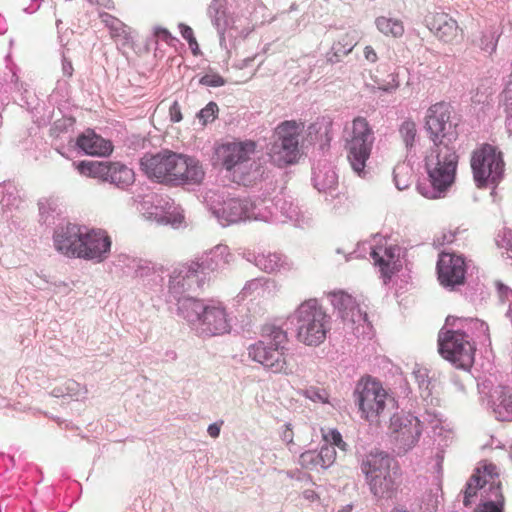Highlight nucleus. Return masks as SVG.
<instances>
[{
  "instance_id": "obj_1",
  "label": "nucleus",
  "mask_w": 512,
  "mask_h": 512,
  "mask_svg": "<svg viewBox=\"0 0 512 512\" xmlns=\"http://www.w3.org/2000/svg\"><path fill=\"white\" fill-rule=\"evenodd\" d=\"M140 166L148 178L159 183L199 184L204 178V171L198 160L169 150L144 155Z\"/></svg>"
},
{
  "instance_id": "obj_2",
  "label": "nucleus",
  "mask_w": 512,
  "mask_h": 512,
  "mask_svg": "<svg viewBox=\"0 0 512 512\" xmlns=\"http://www.w3.org/2000/svg\"><path fill=\"white\" fill-rule=\"evenodd\" d=\"M480 491L481 502L474 512H505L506 498L500 479V470L488 460L480 461L468 478L461 491L463 505L472 506Z\"/></svg>"
},
{
  "instance_id": "obj_3",
  "label": "nucleus",
  "mask_w": 512,
  "mask_h": 512,
  "mask_svg": "<svg viewBox=\"0 0 512 512\" xmlns=\"http://www.w3.org/2000/svg\"><path fill=\"white\" fill-rule=\"evenodd\" d=\"M261 336V340L248 347L249 358L272 373L293 374L287 333L274 325H266L262 328Z\"/></svg>"
},
{
  "instance_id": "obj_4",
  "label": "nucleus",
  "mask_w": 512,
  "mask_h": 512,
  "mask_svg": "<svg viewBox=\"0 0 512 512\" xmlns=\"http://www.w3.org/2000/svg\"><path fill=\"white\" fill-rule=\"evenodd\" d=\"M361 471L375 498L389 500L397 495L401 484L400 468L388 454L369 453L362 460Z\"/></svg>"
},
{
  "instance_id": "obj_5",
  "label": "nucleus",
  "mask_w": 512,
  "mask_h": 512,
  "mask_svg": "<svg viewBox=\"0 0 512 512\" xmlns=\"http://www.w3.org/2000/svg\"><path fill=\"white\" fill-rule=\"evenodd\" d=\"M457 155L451 145L431 146L425 156V168L433 191L422 192L427 198H437L452 185L457 168Z\"/></svg>"
},
{
  "instance_id": "obj_6",
  "label": "nucleus",
  "mask_w": 512,
  "mask_h": 512,
  "mask_svg": "<svg viewBox=\"0 0 512 512\" xmlns=\"http://www.w3.org/2000/svg\"><path fill=\"white\" fill-rule=\"evenodd\" d=\"M295 317L300 342L308 346L324 342L330 329V316L316 299L301 303L295 311Z\"/></svg>"
},
{
  "instance_id": "obj_7",
  "label": "nucleus",
  "mask_w": 512,
  "mask_h": 512,
  "mask_svg": "<svg viewBox=\"0 0 512 512\" xmlns=\"http://www.w3.org/2000/svg\"><path fill=\"white\" fill-rule=\"evenodd\" d=\"M184 317L205 336L228 333L230 323L226 310L221 305H204L196 299H186L181 303Z\"/></svg>"
},
{
  "instance_id": "obj_8",
  "label": "nucleus",
  "mask_w": 512,
  "mask_h": 512,
  "mask_svg": "<svg viewBox=\"0 0 512 512\" xmlns=\"http://www.w3.org/2000/svg\"><path fill=\"white\" fill-rule=\"evenodd\" d=\"M345 150L352 169L359 175L364 172L374 141V131L369 121L362 116L355 117L346 127Z\"/></svg>"
},
{
  "instance_id": "obj_9",
  "label": "nucleus",
  "mask_w": 512,
  "mask_h": 512,
  "mask_svg": "<svg viewBox=\"0 0 512 512\" xmlns=\"http://www.w3.org/2000/svg\"><path fill=\"white\" fill-rule=\"evenodd\" d=\"M355 397L361 417L378 424L385 411L393 408L395 400L388 394L382 383L370 376L363 377L356 386Z\"/></svg>"
},
{
  "instance_id": "obj_10",
  "label": "nucleus",
  "mask_w": 512,
  "mask_h": 512,
  "mask_svg": "<svg viewBox=\"0 0 512 512\" xmlns=\"http://www.w3.org/2000/svg\"><path fill=\"white\" fill-rule=\"evenodd\" d=\"M505 163L502 153L490 144H482L471 156V169L478 188L495 187L503 178Z\"/></svg>"
},
{
  "instance_id": "obj_11",
  "label": "nucleus",
  "mask_w": 512,
  "mask_h": 512,
  "mask_svg": "<svg viewBox=\"0 0 512 512\" xmlns=\"http://www.w3.org/2000/svg\"><path fill=\"white\" fill-rule=\"evenodd\" d=\"M304 123L295 120L284 121L275 129L277 139L269 152L271 161L278 167H285L297 161L299 156V137Z\"/></svg>"
},
{
  "instance_id": "obj_12",
  "label": "nucleus",
  "mask_w": 512,
  "mask_h": 512,
  "mask_svg": "<svg viewBox=\"0 0 512 512\" xmlns=\"http://www.w3.org/2000/svg\"><path fill=\"white\" fill-rule=\"evenodd\" d=\"M438 348L440 355L456 368L469 370L474 363L476 348L463 332L441 331L438 336Z\"/></svg>"
},
{
  "instance_id": "obj_13",
  "label": "nucleus",
  "mask_w": 512,
  "mask_h": 512,
  "mask_svg": "<svg viewBox=\"0 0 512 512\" xmlns=\"http://www.w3.org/2000/svg\"><path fill=\"white\" fill-rule=\"evenodd\" d=\"M453 108L449 103L431 105L425 116V127L432 146L450 145L457 138V124L452 121Z\"/></svg>"
},
{
  "instance_id": "obj_14",
  "label": "nucleus",
  "mask_w": 512,
  "mask_h": 512,
  "mask_svg": "<svg viewBox=\"0 0 512 512\" xmlns=\"http://www.w3.org/2000/svg\"><path fill=\"white\" fill-rule=\"evenodd\" d=\"M256 147V142L252 140L227 142L216 148L215 155L223 167L231 171L250 161Z\"/></svg>"
},
{
  "instance_id": "obj_15",
  "label": "nucleus",
  "mask_w": 512,
  "mask_h": 512,
  "mask_svg": "<svg viewBox=\"0 0 512 512\" xmlns=\"http://www.w3.org/2000/svg\"><path fill=\"white\" fill-rule=\"evenodd\" d=\"M437 274L443 287L454 289L463 285L466 275L464 258L453 253H441L437 262Z\"/></svg>"
},
{
  "instance_id": "obj_16",
  "label": "nucleus",
  "mask_w": 512,
  "mask_h": 512,
  "mask_svg": "<svg viewBox=\"0 0 512 512\" xmlns=\"http://www.w3.org/2000/svg\"><path fill=\"white\" fill-rule=\"evenodd\" d=\"M111 248V239L101 229H82L80 258L85 260L103 261Z\"/></svg>"
},
{
  "instance_id": "obj_17",
  "label": "nucleus",
  "mask_w": 512,
  "mask_h": 512,
  "mask_svg": "<svg viewBox=\"0 0 512 512\" xmlns=\"http://www.w3.org/2000/svg\"><path fill=\"white\" fill-rule=\"evenodd\" d=\"M428 29L442 42L457 44L463 39L464 32L458 22L445 12L430 13L425 18Z\"/></svg>"
},
{
  "instance_id": "obj_18",
  "label": "nucleus",
  "mask_w": 512,
  "mask_h": 512,
  "mask_svg": "<svg viewBox=\"0 0 512 512\" xmlns=\"http://www.w3.org/2000/svg\"><path fill=\"white\" fill-rule=\"evenodd\" d=\"M389 429L394 439L404 449L414 446L421 435V423L412 414H395L390 419Z\"/></svg>"
},
{
  "instance_id": "obj_19",
  "label": "nucleus",
  "mask_w": 512,
  "mask_h": 512,
  "mask_svg": "<svg viewBox=\"0 0 512 512\" xmlns=\"http://www.w3.org/2000/svg\"><path fill=\"white\" fill-rule=\"evenodd\" d=\"M83 227L69 223L55 231L53 242L55 249L69 258H80V246Z\"/></svg>"
},
{
  "instance_id": "obj_20",
  "label": "nucleus",
  "mask_w": 512,
  "mask_h": 512,
  "mask_svg": "<svg viewBox=\"0 0 512 512\" xmlns=\"http://www.w3.org/2000/svg\"><path fill=\"white\" fill-rule=\"evenodd\" d=\"M328 298L343 321L355 324L367 320V314L361 311L355 298L345 291L329 292Z\"/></svg>"
},
{
  "instance_id": "obj_21",
  "label": "nucleus",
  "mask_w": 512,
  "mask_h": 512,
  "mask_svg": "<svg viewBox=\"0 0 512 512\" xmlns=\"http://www.w3.org/2000/svg\"><path fill=\"white\" fill-rule=\"evenodd\" d=\"M75 146L84 154L94 157H107L114 149L110 140L103 138L93 129H86L75 140Z\"/></svg>"
},
{
  "instance_id": "obj_22",
  "label": "nucleus",
  "mask_w": 512,
  "mask_h": 512,
  "mask_svg": "<svg viewBox=\"0 0 512 512\" xmlns=\"http://www.w3.org/2000/svg\"><path fill=\"white\" fill-rule=\"evenodd\" d=\"M374 265L379 267L382 276L390 279L401 268L400 248L396 245L375 247L371 253Z\"/></svg>"
},
{
  "instance_id": "obj_23",
  "label": "nucleus",
  "mask_w": 512,
  "mask_h": 512,
  "mask_svg": "<svg viewBox=\"0 0 512 512\" xmlns=\"http://www.w3.org/2000/svg\"><path fill=\"white\" fill-rule=\"evenodd\" d=\"M111 161L82 160L74 162L73 166L78 173L85 177L95 178L106 182Z\"/></svg>"
},
{
  "instance_id": "obj_24",
  "label": "nucleus",
  "mask_w": 512,
  "mask_h": 512,
  "mask_svg": "<svg viewBox=\"0 0 512 512\" xmlns=\"http://www.w3.org/2000/svg\"><path fill=\"white\" fill-rule=\"evenodd\" d=\"M100 18L102 23L109 29L110 36L116 42L126 45L132 41L130 28L118 18L108 13H101Z\"/></svg>"
},
{
  "instance_id": "obj_25",
  "label": "nucleus",
  "mask_w": 512,
  "mask_h": 512,
  "mask_svg": "<svg viewBox=\"0 0 512 512\" xmlns=\"http://www.w3.org/2000/svg\"><path fill=\"white\" fill-rule=\"evenodd\" d=\"M249 203L241 199H228L224 202L221 213L229 223H236L248 217Z\"/></svg>"
},
{
  "instance_id": "obj_26",
  "label": "nucleus",
  "mask_w": 512,
  "mask_h": 512,
  "mask_svg": "<svg viewBox=\"0 0 512 512\" xmlns=\"http://www.w3.org/2000/svg\"><path fill=\"white\" fill-rule=\"evenodd\" d=\"M109 170L106 182L118 187L125 188L135 180L133 170L121 162L111 161Z\"/></svg>"
},
{
  "instance_id": "obj_27",
  "label": "nucleus",
  "mask_w": 512,
  "mask_h": 512,
  "mask_svg": "<svg viewBox=\"0 0 512 512\" xmlns=\"http://www.w3.org/2000/svg\"><path fill=\"white\" fill-rule=\"evenodd\" d=\"M376 27L387 37L400 38L405 32L403 22L396 18L379 16L375 21Z\"/></svg>"
},
{
  "instance_id": "obj_28",
  "label": "nucleus",
  "mask_w": 512,
  "mask_h": 512,
  "mask_svg": "<svg viewBox=\"0 0 512 512\" xmlns=\"http://www.w3.org/2000/svg\"><path fill=\"white\" fill-rule=\"evenodd\" d=\"M357 45L356 36L347 32L343 34L336 42L333 43L331 51L333 57L329 58L332 62H337L341 57L348 55Z\"/></svg>"
},
{
  "instance_id": "obj_29",
  "label": "nucleus",
  "mask_w": 512,
  "mask_h": 512,
  "mask_svg": "<svg viewBox=\"0 0 512 512\" xmlns=\"http://www.w3.org/2000/svg\"><path fill=\"white\" fill-rule=\"evenodd\" d=\"M494 412L500 421H512V392L509 389L499 392Z\"/></svg>"
},
{
  "instance_id": "obj_30",
  "label": "nucleus",
  "mask_w": 512,
  "mask_h": 512,
  "mask_svg": "<svg viewBox=\"0 0 512 512\" xmlns=\"http://www.w3.org/2000/svg\"><path fill=\"white\" fill-rule=\"evenodd\" d=\"M398 133L407 150L415 146L418 138V130L417 124L413 119L407 118L403 120L398 127Z\"/></svg>"
},
{
  "instance_id": "obj_31",
  "label": "nucleus",
  "mask_w": 512,
  "mask_h": 512,
  "mask_svg": "<svg viewBox=\"0 0 512 512\" xmlns=\"http://www.w3.org/2000/svg\"><path fill=\"white\" fill-rule=\"evenodd\" d=\"M373 81L374 85L369 86L370 91L373 93H375L376 90H380L386 93H393L400 86L399 77L396 73L389 74L386 79H380L376 77Z\"/></svg>"
},
{
  "instance_id": "obj_32",
  "label": "nucleus",
  "mask_w": 512,
  "mask_h": 512,
  "mask_svg": "<svg viewBox=\"0 0 512 512\" xmlns=\"http://www.w3.org/2000/svg\"><path fill=\"white\" fill-rule=\"evenodd\" d=\"M199 268H201V265L198 263H194L193 265H191L188 268L184 267V269H182L180 271L179 275L172 277V280H171L172 287L175 288L176 285H178V286L181 285L182 287H184L185 286L184 282L197 277L196 274H197ZM186 285L188 288L191 287V284L188 282L186 283Z\"/></svg>"
},
{
  "instance_id": "obj_33",
  "label": "nucleus",
  "mask_w": 512,
  "mask_h": 512,
  "mask_svg": "<svg viewBox=\"0 0 512 512\" xmlns=\"http://www.w3.org/2000/svg\"><path fill=\"white\" fill-rule=\"evenodd\" d=\"M394 181L399 190L406 189L411 183V168L408 165H398L394 169Z\"/></svg>"
},
{
  "instance_id": "obj_34",
  "label": "nucleus",
  "mask_w": 512,
  "mask_h": 512,
  "mask_svg": "<svg viewBox=\"0 0 512 512\" xmlns=\"http://www.w3.org/2000/svg\"><path fill=\"white\" fill-rule=\"evenodd\" d=\"M323 440L326 445L336 446L339 449L345 451L347 444L343 441L341 433L336 429H321Z\"/></svg>"
},
{
  "instance_id": "obj_35",
  "label": "nucleus",
  "mask_w": 512,
  "mask_h": 512,
  "mask_svg": "<svg viewBox=\"0 0 512 512\" xmlns=\"http://www.w3.org/2000/svg\"><path fill=\"white\" fill-rule=\"evenodd\" d=\"M317 456L318 460H320V468L326 469L335 462V448L329 445H324L317 453Z\"/></svg>"
},
{
  "instance_id": "obj_36",
  "label": "nucleus",
  "mask_w": 512,
  "mask_h": 512,
  "mask_svg": "<svg viewBox=\"0 0 512 512\" xmlns=\"http://www.w3.org/2000/svg\"><path fill=\"white\" fill-rule=\"evenodd\" d=\"M75 119L73 117H62L54 122L51 129V134L54 137H59L61 134L73 130Z\"/></svg>"
},
{
  "instance_id": "obj_37",
  "label": "nucleus",
  "mask_w": 512,
  "mask_h": 512,
  "mask_svg": "<svg viewBox=\"0 0 512 512\" xmlns=\"http://www.w3.org/2000/svg\"><path fill=\"white\" fill-rule=\"evenodd\" d=\"M500 103L507 116L512 117V74L501 93Z\"/></svg>"
},
{
  "instance_id": "obj_38",
  "label": "nucleus",
  "mask_w": 512,
  "mask_h": 512,
  "mask_svg": "<svg viewBox=\"0 0 512 512\" xmlns=\"http://www.w3.org/2000/svg\"><path fill=\"white\" fill-rule=\"evenodd\" d=\"M301 394L305 398H307L315 403H317V402L327 403L328 398H329V395L325 389H320V388H316V387L307 388V389L303 390L301 392Z\"/></svg>"
},
{
  "instance_id": "obj_39",
  "label": "nucleus",
  "mask_w": 512,
  "mask_h": 512,
  "mask_svg": "<svg viewBox=\"0 0 512 512\" xmlns=\"http://www.w3.org/2000/svg\"><path fill=\"white\" fill-rule=\"evenodd\" d=\"M218 110V106L215 102H209L203 109L200 110L198 117L203 122V124H207L216 119Z\"/></svg>"
},
{
  "instance_id": "obj_40",
  "label": "nucleus",
  "mask_w": 512,
  "mask_h": 512,
  "mask_svg": "<svg viewBox=\"0 0 512 512\" xmlns=\"http://www.w3.org/2000/svg\"><path fill=\"white\" fill-rule=\"evenodd\" d=\"M300 464L303 468L314 469L320 467V460H318L317 452L306 451L300 455Z\"/></svg>"
},
{
  "instance_id": "obj_41",
  "label": "nucleus",
  "mask_w": 512,
  "mask_h": 512,
  "mask_svg": "<svg viewBox=\"0 0 512 512\" xmlns=\"http://www.w3.org/2000/svg\"><path fill=\"white\" fill-rule=\"evenodd\" d=\"M279 260H280V258L277 255L273 254V255H269L267 258H265V257L260 258L258 260V265H260L261 268L264 269L266 272L272 273L278 268Z\"/></svg>"
},
{
  "instance_id": "obj_42",
  "label": "nucleus",
  "mask_w": 512,
  "mask_h": 512,
  "mask_svg": "<svg viewBox=\"0 0 512 512\" xmlns=\"http://www.w3.org/2000/svg\"><path fill=\"white\" fill-rule=\"evenodd\" d=\"M199 82H200V84L209 86V87H220V86L225 85V83H226L225 79L217 73L206 74L203 77H201Z\"/></svg>"
},
{
  "instance_id": "obj_43",
  "label": "nucleus",
  "mask_w": 512,
  "mask_h": 512,
  "mask_svg": "<svg viewBox=\"0 0 512 512\" xmlns=\"http://www.w3.org/2000/svg\"><path fill=\"white\" fill-rule=\"evenodd\" d=\"M179 29L182 37L187 40L190 47H193V44H196V38L192 28L184 23H180Z\"/></svg>"
},
{
  "instance_id": "obj_44",
  "label": "nucleus",
  "mask_w": 512,
  "mask_h": 512,
  "mask_svg": "<svg viewBox=\"0 0 512 512\" xmlns=\"http://www.w3.org/2000/svg\"><path fill=\"white\" fill-rule=\"evenodd\" d=\"M170 119L174 123H178L183 119L181 107L177 101H175L169 108Z\"/></svg>"
},
{
  "instance_id": "obj_45",
  "label": "nucleus",
  "mask_w": 512,
  "mask_h": 512,
  "mask_svg": "<svg viewBox=\"0 0 512 512\" xmlns=\"http://www.w3.org/2000/svg\"><path fill=\"white\" fill-rule=\"evenodd\" d=\"M437 500L434 496L429 495L428 502L424 507H420L418 512H436Z\"/></svg>"
},
{
  "instance_id": "obj_46",
  "label": "nucleus",
  "mask_w": 512,
  "mask_h": 512,
  "mask_svg": "<svg viewBox=\"0 0 512 512\" xmlns=\"http://www.w3.org/2000/svg\"><path fill=\"white\" fill-rule=\"evenodd\" d=\"M155 36L165 42H169L170 40H172V35L171 33L166 29V28H163V27H157L155 29Z\"/></svg>"
},
{
  "instance_id": "obj_47",
  "label": "nucleus",
  "mask_w": 512,
  "mask_h": 512,
  "mask_svg": "<svg viewBox=\"0 0 512 512\" xmlns=\"http://www.w3.org/2000/svg\"><path fill=\"white\" fill-rule=\"evenodd\" d=\"M364 57L368 62L375 63L378 60V55L375 49L368 45L364 48Z\"/></svg>"
},
{
  "instance_id": "obj_48",
  "label": "nucleus",
  "mask_w": 512,
  "mask_h": 512,
  "mask_svg": "<svg viewBox=\"0 0 512 512\" xmlns=\"http://www.w3.org/2000/svg\"><path fill=\"white\" fill-rule=\"evenodd\" d=\"M62 69H63L64 75H66L68 77H71L73 75L74 69H73V65H72L71 61L64 60L63 64H62Z\"/></svg>"
},
{
  "instance_id": "obj_49",
  "label": "nucleus",
  "mask_w": 512,
  "mask_h": 512,
  "mask_svg": "<svg viewBox=\"0 0 512 512\" xmlns=\"http://www.w3.org/2000/svg\"><path fill=\"white\" fill-rule=\"evenodd\" d=\"M207 431L212 438H217L220 434V425L217 423H213L209 425Z\"/></svg>"
},
{
  "instance_id": "obj_50",
  "label": "nucleus",
  "mask_w": 512,
  "mask_h": 512,
  "mask_svg": "<svg viewBox=\"0 0 512 512\" xmlns=\"http://www.w3.org/2000/svg\"><path fill=\"white\" fill-rule=\"evenodd\" d=\"M93 4L103 6L107 9H114V2L112 0H88Z\"/></svg>"
},
{
  "instance_id": "obj_51",
  "label": "nucleus",
  "mask_w": 512,
  "mask_h": 512,
  "mask_svg": "<svg viewBox=\"0 0 512 512\" xmlns=\"http://www.w3.org/2000/svg\"><path fill=\"white\" fill-rule=\"evenodd\" d=\"M285 427L286 428L283 432V439L285 441H287L288 443H292L293 442V431H292L291 425L287 424Z\"/></svg>"
},
{
  "instance_id": "obj_52",
  "label": "nucleus",
  "mask_w": 512,
  "mask_h": 512,
  "mask_svg": "<svg viewBox=\"0 0 512 512\" xmlns=\"http://www.w3.org/2000/svg\"><path fill=\"white\" fill-rule=\"evenodd\" d=\"M191 50H192V53L194 55H197L198 54V51H199V45H198V42L196 41V44H193V47H190Z\"/></svg>"
},
{
  "instance_id": "obj_53",
  "label": "nucleus",
  "mask_w": 512,
  "mask_h": 512,
  "mask_svg": "<svg viewBox=\"0 0 512 512\" xmlns=\"http://www.w3.org/2000/svg\"><path fill=\"white\" fill-rule=\"evenodd\" d=\"M495 48H496V44H493V45H492V48H491V49H492V51H493V50H495Z\"/></svg>"
},
{
  "instance_id": "obj_54",
  "label": "nucleus",
  "mask_w": 512,
  "mask_h": 512,
  "mask_svg": "<svg viewBox=\"0 0 512 512\" xmlns=\"http://www.w3.org/2000/svg\"><path fill=\"white\" fill-rule=\"evenodd\" d=\"M393 512H405V511L396 510V511H393Z\"/></svg>"
}]
</instances>
